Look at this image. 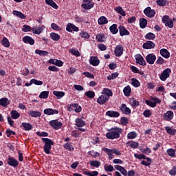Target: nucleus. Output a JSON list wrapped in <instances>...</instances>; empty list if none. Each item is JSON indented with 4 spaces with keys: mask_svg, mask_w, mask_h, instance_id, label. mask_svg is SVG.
Wrapping results in <instances>:
<instances>
[{
    "mask_svg": "<svg viewBox=\"0 0 176 176\" xmlns=\"http://www.w3.org/2000/svg\"><path fill=\"white\" fill-rule=\"evenodd\" d=\"M108 133H106V137L108 140H116L120 137L122 130L119 127H112L108 129Z\"/></svg>",
    "mask_w": 176,
    "mask_h": 176,
    "instance_id": "1",
    "label": "nucleus"
},
{
    "mask_svg": "<svg viewBox=\"0 0 176 176\" xmlns=\"http://www.w3.org/2000/svg\"><path fill=\"white\" fill-rule=\"evenodd\" d=\"M43 142H44V152L47 155H50V151L52 150V145H54V142L53 140H50L47 138H41Z\"/></svg>",
    "mask_w": 176,
    "mask_h": 176,
    "instance_id": "2",
    "label": "nucleus"
},
{
    "mask_svg": "<svg viewBox=\"0 0 176 176\" xmlns=\"http://www.w3.org/2000/svg\"><path fill=\"white\" fill-rule=\"evenodd\" d=\"M134 157H135V159H139V160H142V159L144 160L140 163V164H142V166H146V167H149V166H151V163H152V159L150 158L149 157H146V155L144 154L139 155V154L135 153ZM145 160H146L147 162H147Z\"/></svg>",
    "mask_w": 176,
    "mask_h": 176,
    "instance_id": "3",
    "label": "nucleus"
},
{
    "mask_svg": "<svg viewBox=\"0 0 176 176\" xmlns=\"http://www.w3.org/2000/svg\"><path fill=\"white\" fill-rule=\"evenodd\" d=\"M81 8L85 10H90V9L94 8V2H93V0H82Z\"/></svg>",
    "mask_w": 176,
    "mask_h": 176,
    "instance_id": "4",
    "label": "nucleus"
},
{
    "mask_svg": "<svg viewBox=\"0 0 176 176\" xmlns=\"http://www.w3.org/2000/svg\"><path fill=\"white\" fill-rule=\"evenodd\" d=\"M150 100H152V101L154 102L151 100H145V103L146 105H148V107H151V108L156 107L157 104H160L162 102V100L158 98L151 97Z\"/></svg>",
    "mask_w": 176,
    "mask_h": 176,
    "instance_id": "5",
    "label": "nucleus"
},
{
    "mask_svg": "<svg viewBox=\"0 0 176 176\" xmlns=\"http://www.w3.org/2000/svg\"><path fill=\"white\" fill-rule=\"evenodd\" d=\"M67 111H69V112H72V111H75L76 113H79L80 112H82V107L78 105V104L76 103H72L68 106Z\"/></svg>",
    "mask_w": 176,
    "mask_h": 176,
    "instance_id": "6",
    "label": "nucleus"
},
{
    "mask_svg": "<svg viewBox=\"0 0 176 176\" xmlns=\"http://www.w3.org/2000/svg\"><path fill=\"white\" fill-rule=\"evenodd\" d=\"M170 74H171V69L166 68L162 72V73L160 76V79L162 80V82H166V80H167V78H170Z\"/></svg>",
    "mask_w": 176,
    "mask_h": 176,
    "instance_id": "7",
    "label": "nucleus"
},
{
    "mask_svg": "<svg viewBox=\"0 0 176 176\" xmlns=\"http://www.w3.org/2000/svg\"><path fill=\"white\" fill-rule=\"evenodd\" d=\"M50 126L54 129V130H60L63 127V122L58 121V120H52L50 122Z\"/></svg>",
    "mask_w": 176,
    "mask_h": 176,
    "instance_id": "8",
    "label": "nucleus"
},
{
    "mask_svg": "<svg viewBox=\"0 0 176 176\" xmlns=\"http://www.w3.org/2000/svg\"><path fill=\"white\" fill-rule=\"evenodd\" d=\"M144 13L147 17L152 19L153 17H155L156 11H155V10H152L151 7H147L144 10Z\"/></svg>",
    "mask_w": 176,
    "mask_h": 176,
    "instance_id": "9",
    "label": "nucleus"
},
{
    "mask_svg": "<svg viewBox=\"0 0 176 176\" xmlns=\"http://www.w3.org/2000/svg\"><path fill=\"white\" fill-rule=\"evenodd\" d=\"M7 164L8 166H10V167H14V168L19 166V161L12 157L8 159Z\"/></svg>",
    "mask_w": 176,
    "mask_h": 176,
    "instance_id": "10",
    "label": "nucleus"
},
{
    "mask_svg": "<svg viewBox=\"0 0 176 176\" xmlns=\"http://www.w3.org/2000/svg\"><path fill=\"white\" fill-rule=\"evenodd\" d=\"M135 58L136 60L137 64H139L140 65H146V61H145V59H144V57H142V54H137L135 56Z\"/></svg>",
    "mask_w": 176,
    "mask_h": 176,
    "instance_id": "11",
    "label": "nucleus"
},
{
    "mask_svg": "<svg viewBox=\"0 0 176 176\" xmlns=\"http://www.w3.org/2000/svg\"><path fill=\"white\" fill-rule=\"evenodd\" d=\"M146 61L148 63V64L151 65L155 64V62L156 61V55H154L153 54H148L146 56Z\"/></svg>",
    "mask_w": 176,
    "mask_h": 176,
    "instance_id": "12",
    "label": "nucleus"
},
{
    "mask_svg": "<svg viewBox=\"0 0 176 176\" xmlns=\"http://www.w3.org/2000/svg\"><path fill=\"white\" fill-rule=\"evenodd\" d=\"M174 118V112L171 111H168L166 113H164L163 119L164 120H166V122H170V120H173Z\"/></svg>",
    "mask_w": 176,
    "mask_h": 176,
    "instance_id": "13",
    "label": "nucleus"
},
{
    "mask_svg": "<svg viewBox=\"0 0 176 176\" xmlns=\"http://www.w3.org/2000/svg\"><path fill=\"white\" fill-rule=\"evenodd\" d=\"M123 46L122 45H118L116 46L114 53L116 54V57H120L121 56H123Z\"/></svg>",
    "mask_w": 176,
    "mask_h": 176,
    "instance_id": "14",
    "label": "nucleus"
},
{
    "mask_svg": "<svg viewBox=\"0 0 176 176\" xmlns=\"http://www.w3.org/2000/svg\"><path fill=\"white\" fill-rule=\"evenodd\" d=\"M66 31H67V32H72V31H75L76 32H78V31H79V28H78L76 25H74L73 23H69L67 25Z\"/></svg>",
    "mask_w": 176,
    "mask_h": 176,
    "instance_id": "15",
    "label": "nucleus"
},
{
    "mask_svg": "<svg viewBox=\"0 0 176 176\" xmlns=\"http://www.w3.org/2000/svg\"><path fill=\"white\" fill-rule=\"evenodd\" d=\"M155 47H156V44L151 41H147L142 45L143 49H146V50L155 49Z\"/></svg>",
    "mask_w": 176,
    "mask_h": 176,
    "instance_id": "16",
    "label": "nucleus"
},
{
    "mask_svg": "<svg viewBox=\"0 0 176 176\" xmlns=\"http://www.w3.org/2000/svg\"><path fill=\"white\" fill-rule=\"evenodd\" d=\"M107 101H109V98H108V96L105 95H101L97 99V102L100 105H104V104H105V102H107Z\"/></svg>",
    "mask_w": 176,
    "mask_h": 176,
    "instance_id": "17",
    "label": "nucleus"
},
{
    "mask_svg": "<svg viewBox=\"0 0 176 176\" xmlns=\"http://www.w3.org/2000/svg\"><path fill=\"white\" fill-rule=\"evenodd\" d=\"M22 41L24 43H28L31 46L35 45V40L30 36H25L23 37Z\"/></svg>",
    "mask_w": 176,
    "mask_h": 176,
    "instance_id": "18",
    "label": "nucleus"
},
{
    "mask_svg": "<svg viewBox=\"0 0 176 176\" xmlns=\"http://www.w3.org/2000/svg\"><path fill=\"white\" fill-rule=\"evenodd\" d=\"M120 110L121 112H122V113H124V115H130V113H131V109L127 107V105H126L124 103L121 104Z\"/></svg>",
    "mask_w": 176,
    "mask_h": 176,
    "instance_id": "19",
    "label": "nucleus"
},
{
    "mask_svg": "<svg viewBox=\"0 0 176 176\" xmlns=\"http://www.w3.org/2000/svg\"><path fill=\"white\" fill-rule=\"evenodd\" d=\"M118 29H119V32H120V36L130 35V32H129V30H127V29H126V28L124 26L120 25L118 27Z\"/></svg>",
    "mask_w": 176,
    "mask_h": 176,
    "instance_id": "20",
    "label": "nucleus"
},
{
    "mask_svg": "<svg viewBox=\"0 0 176 176\" xmlns=\"http://www.w3.org/2000/svg\"><path fill=\"white\" fill-rule=\"evenodd\" d=\"M89 64H91V65H93L94 67H97L98 65H100V60L98 59V57L91 56L89 59Z\"/></svg>",
    "mask_w": 176,
    "mask_h": 176,
    "instance_id": "21",
    "label": "nucleus"
},
{
    "mask_svg": "<svg viewBox=\"0 0 176 176\" xmlns=\"http://www.w3.org/2000/svg\"><path fill=\"white\" fill-rule=\"evenodd\" d=\"M43 113L45 115H58V110L47 108L44 109Z\"/></svg>",
    "mask_w": 176,
    "mask_h": 176,
    "instance_id": "22",
    "label": "nucleus"
},
{
    "mask_svg": "<svg viewBox=\"0 0 176 176\" xmlns=\"http://www.w3.org/2000/svg\"><path fill=\"white\" fill-rule=\"evenodd\" d=\"M106 115L109 118H119L120 116V113L115 111H107Z\"/></svg>",
    "mask_w": 176,
    "mask_h": 176,
    "instance_id": "23",
    "label": "nucleus"
},
{
    "mask_svg": "<svg viewBox=\"0 0 176 176\" xmlns=\"http://www.w3.org/2000/svg\"><path fill=\"white\" fill-rule=\"evenodd\" d=\"M160 54H161L164 58H170V52L166 48L161 49L160 50Z\"/></svg>",
    "mask_w": 176,
    "mask_h": 176,
    "instance_id": "24",
    "label": "nucleus"
},
{
    "mask_svg": "<svg viewBox=\"0 0 176 176\" xmlns=\"http://www.w3.org/2000/svg\"><path fill=\"white\" fill-rule=\"evenodd\" d=\"M102 94H103V96H106V97H108V98L113 96L112 90L109 89V88H104L102 91Z\"/></svg>",
    "mask_w": 176,
    "mask_h": 176,
    "instance_id": "25",
    "label": "nucleus"
},
{
    "mask_svg": "<svg viewBox=\"0 0 176 176\" xmlns=\"http://www.w3.org/2000/svg\"><path fill=\"white\" fill-rule=\"evenodd\" d=\"M10 104V100L8 98H2L0 99V105L6 107Z\"/></svg>",
    "mask_w": 176,
    "mask_h": 176,
    "instance_id": "26",
    "label": "nucleus"
},
{
    "mask_svg": "<svg viewBox=\"0 0 176 176\" xmlns=\"http://www.w3.org/2000/svg\"><path fill=\"white\" fill-rule=\"evenodd\" d=\"M75 126H77V127H83V126H85L86 122L85 120H82V118H76L75 120Z\"/></svg>",
    "mask_w": 176,
    "mask_h": 176,
    "instance_id": "27",
    "label": "nucleus"
},
{
    "mask_svg": "<svg viewBox=\"0 0 176 176\" xmlns=\"http://www.w3.org/2000/svg\"><path fill=\"white\" fill-rule=\"evenodd\" d=\"M28 114L32 118H41L42 113L40 111H30L28 112Z\"/></svg>",
    "mask_w": 176,
    "mask_h": 176,
    "instance_id": "28",
    "label": "nucleus"
},
{
    "mask_svg": "<svg viewBox=\"0 0 176 176\" xmlns=\"http://www.w3.org/2000/svg\"><path fill=\"white\" fill-rule=\"evenodd\" d=\"M98 23L99 25H104L108 24V19L107 17L102 16L98 19Z\"/></svg>",
    "mask_w": 176,
    "mask_h": 176,
    "instance_id": "29",
    "label": "nucleus"
},
{
    "mask_svg": "<svg viewBox=\"0 0 176 176\" xmlns=\"http://www.w3.org/2000/svg\"><path fill=\"white\" fill-rule=\"evenodd\" d=\"M109 30L113 34V35H116L118 32H119V29H118V25L117 24H113L110 26Z\"/></svg>",
    "mask_w": 176,
    "mask_h": 176,
    "instance_id": "30",
    "label": "nucleus"
},
{
    "mask_svg": "<svg viewBox=\"0 0 176 176\" xmlns=\"http://www.w3.org/2000/svg\"><path fill=\"white\" fill-rule=\"evenodd\" d=\"M21 127H23V129L25 131H30V130H32V124L28 122H22Z\"/></svg>",
    "mask_w": 176,
    "mask_h": 176,
    "instance_id": "31",
    "label": "nucleus"
},
{
    "mask_svg": "<svg viewBox=\"0 0 176 176\" xmlns=\"http://www.w3.org/2000/svg\"><path fill=\"white\" fill-rule=\"evenodd\" d=\"M130 104L133 108H137V107H140V101L137 100L136 98H132L130 99Z\"/></svg>",
    "mask_w": 176,
    "mask_h": 176,
    "instance_id": "32",
    "label": "nucleus"
},
{
    "mask_svg": "<svg viewBox=\"0 0 176 176\" xmlns=\"http://www.w3.org/2000/svg\"><path fill=\"white\" fill-rule=\"evenodd\" d=\"M14 16H16V17H19V19H22L23 20H25V14H23L20 11H17V10H14L12 12Z\"/></svg>",
    "mask_w": 176,
    "mask_h": 176,
    "instance_id": "33",
    "label": "nucleus"
},
{
    "mask_svg": "<svg viewBox=\"0 0 176 176\" xmlns=\"http://www.w3.org/2000/svg\"><path fill=\"white\" fill-rule=\"evenodd\" d=\"M164 129L166 133L169 134V135H175L176 134L175 129H171V126H165Z\"/></svg>",
    "mask_w": 176,
    "mask_h": 176,
    "instance_id": "34",
    "label": "nucleus"
},
{
    "mask_svg": "<svg viewBox=\"0 0 176 176\" xmlns=\"http://www.w3.org/2000/svg\"><path fill=\"white\" fill-rule=\"evenodd\" d=\"M53 94H54V96H55L57 98L58 100H60V98H63V97H64V96H65V92L54 91Z\"/></svg>",
    "mask_w": 176,
    "mask_h": 176,
    "instance_id": "35",
    "label": "nucleus"
},
{
    "mask_svg": "<svg viewBox=\"0 0 176 176\" xmlns=\"http://www.w3.org/2000/svg\"><path fill=\"white\" fill-rule=\"evenodd\" d=\"M45 3H47V5H49L54 9H58V6L53 0H45Z\"/></svg>",
    "mask_w": 176,
    "mask_h": 176,
    "instance_id": "36",
    "label": "nucleus"
},
{
    "mask_svg": "<svg viewBox=\"0 0 176 176\" xmlns=\"http://www.w3.org/2000/svg\"><path fill=\"white\" fill-rule=\"evenodd\" d=\"M126 145H127V146H130L131 148L135 149V148H138L139 144L137 142L128 141L126 142Z\"/></svg>",
    "mask_w": 176,
    "mask_h": 176,
    "instance_id": "37",
    "label": "nucleus"
},
{
    "mask_svg": "<svg viewBox=\"0 0 176 176\" xmlns=\"http://www.w3.org/2000/svg\"><path fill=\"white\" fill-rule=\"evenodd\" d=\"M65 149L69 151V152H74V146H72V142H67L63 145Z\"/></svg>",
    "mask_w": 176,
    "mask_h": 176,
    "instance_id": "38",
    "label": "nucleus"
},
{
    "mask_svg": "<svg viewBox=\"0 0 176 176\" xmlns=\"http://www.w3.org/2000/svg\"><path fill=\"white\" fill-rule=\"evenodd\" d=\"M43 32V28L41 27H35L32 28L33 34H36V35H41Z\"/></svg>",
    "mask_w": 176,
    "mask_h": 176,
    "instance_id": "39",
    "label": "nucleus"
},
{
    "mask_svg": "<svg viewBox=\"0 0 176 176\" xmlns=\"http://www.w3.org/2000/svg\"><path fill=\"white\" fill-rule=\"evenodd\" d=\"M148 25V21L144 18H141L140 19V28H145Z\"/></svg>",
    "mask_w": 176,
    "mask_h": 176,
    "instance_id": "40",
    "label": "nucleus"
},
{
    "mask_svg": "<svg viewBox=\"0 0 176 176\" xmlns=\"http://www.w3.org/2000/svg\"><path fill=\"white\" fill-rule=\"evenodd\" d=\"M50 38H51V39H52V41H60V36L57 33L52 32L50 34Z\"/></svg>",
    "mask_w": 176,
    "mask_h": 176,
    "instance_id": "41",
    "label": "nucleus"
},
{
    "mask_svg": "<svg viewBox=\"0 0 176 176\" xmlns=\"http://www.w3.org/2000/svg\"><path fill=\"white\" fill-rule=\"evenodd\" d=\"M124 94L125 97H129L131 93V87L130 86H126L123 89Z\"/></svg>",
    "mask_w": 176,
    "mask_h": 176,
    "instance_id": "42",
    "label": "nucleus"
},
{
    "mask_svg": "<svg viewBox=\"0 0 176 176\" xmlns=\"http://www.w3.org/2000/svg\"><path fill=\"white\" fill-rule=\"evenodd\" d=\"M89 163L91 167H96V168H98V167L101 166V162L98 160H92V161H90Z\"/></svg>",
    "mask_w": 176,
    "mask_h": 176,
    "instance_id": "43",
    "label": "nucleus"
},
{
    "mask_svg": "<svg viewBox=\"0 0 176 176\" xmlns=\"http://www.w3.org/2000/svg\"><path fill=\"white\" fill-rule=\"evenodd\" d=\"M85 175L87 176H98V171L94 170V171H84L82 173Z\"/></svg>",
    "mask_w": 176,
    "mask_h": 176,
    "instance_id": "44",
    "label": "nucleus"
},
{
    "mask_svg": "<svg viewBox=\"0 0 176 176\" xmlns=\"http://www.w3.org/2000/svg\"><path fill=\"white\" fill-rule=\"evenodd\" d=\"M10 115H11V118H12V119H19L20 118V113H19L16 110L11 111Z\"/></svg>",
    "mask_w": 176,
    "mask_h": 176,
    "instance_id": "45",
    "label": "nucleus"
},
{
    "mask_svg": "<svg viewBox=\"0 0 176 176\" xmlns=\"http://www.w3.org/2000/svg\"><path fill=\"white\" fill-rule=\"evenodd\" d=\"M1 45L4 46V47H10V43L9 42V40L6 37H3L1 40Z\"/></svg>",
    "mask_w": 176,
    "mask_h": 176,
    "instance_id": "46",
    "label": "nucleus"
},
{
    "mask_svg": "<svg viewBox=\"0 0 176 176\" xmlns=\"http://www.w3.org/2000/svg\"><path fill=\"white\" fill-rule=\"evenodd\" d=\"M144 38L148 41H153L156 38V36L152 32H148L145 35Z\"/></svg>",
    "mask_w": 176,
    "mask_h": 176,
    "instance_id": "47",
    "label": "nucleus"
},
{
    "mask_svg": "<svg viewBox=\"0 0 176 176\" xmlns=\"http://www.w3.org/2000/svg\"><path fill=\"white\" fill-rule=\"evenodd\" d=\"M131 85L134 87H140V86H141V83L137 78H131Z\"/></svg>",
    "mask_w": 176,
    "mask_h": 176,
    "instance_id": "48",
    "label": "nucleus"
},
{
    "mask_svg": "<svg viewBox=\"0 0 176 176\" xmlns=\"http://www.w3.org/2000/svg\"><path fill=\"white\" fill-rule=\"evenodd\" d=\"M116 12H117V13H119V14H121V16H126V12H124V10H123V8L120 6H118L115 8Z\"/></svg>",
    "mask_w": 176,
    "mask_h": 176,
    "instance_id": "49",
    "label": "nucleus"
},
{
    "mask_svg": "<svg viewBox=\"0 0 176 176\" xmlns=\"http://www.w3.org/2000/svg\"><path fill=\"white\" fill-rule=\"evenodd\" d=\"M49 97V91H44L41 92L39 95V98H42L43 100H46Z\"/></svg>",
    "mask_w": 176,
    "mask_h": 176,
    "instance_id": "50",
    "label": "nucleus"
},
{
    "mask_svg": "<svg viewBox=\"0 0 176 176\" xmlns=\"http://www.w3.org/2000/svg\"><path fill=\"white\" fill-rule=\"evenodd\" d=\"M134 138H137V132L131 131L127 134L128 140H134Z\"/></svg>",
    "mask_w": 176,
    "mask_h": 176,
    "instance_id": "51",
    "label": "nucleus"
},
{
    "mask_svg": "<svg viewBox=\"0 0 176 176\" xmlns=\"http://www.w3.org/2000/svg\"><path fill=\"white\" fill-rule=\"evenodd\" d=\"M166 153H168V156H170V157H175V150L173 148L167 149Z\"/></svg>",
    "mask_w": 176,
    "mask_h": 176,
    "instance_id": "52",
    "label": "nucleus"
},
{
    "mask_svg": "<svg viewBox=\"0 0 176 176\" xmlns=\"http://www.w3.org/2000/svg\"><path fill=\"white\" fill-rule=\"evenodd\" d=\"M85 96H87L88 98H94V97H96V93L93 91H88L85 92Z\"/></svg>",
    "mask_w": 176,
    "mask_h": 176,
    "instance_id": "53",
    "label": "nucleus"
},
{
    "mask_svg": "<svg viewBox=\"0 0 176 176\" xmlns=\"http://www.w3.org/2000/svg\"><path fill=\"white\" fill-rule=\"evenodd\" d=\"M23 27L22 31L23 32H31L32 31V28L28 25H24Z\"/></svg>",
    "mask_w": 176,
    "mask_h": 176,
    "instance_id": "54",
    "label": "nucleus"
},
{
    "mask_svg": "<svg viewBox=\"0 0 176 176\" xmlns=\"http://www.w3.org/2000/svg\"><path fill=\"white\" fill-rule=\"evenodd\" d=\"M143 116H144V118H151V116H152V111L149 109H146L143 112Z\"/></svg>",
    "mask_w": 176,
    "mask_h": 176,
    "instance_id": "55",
    "label": "nucleus"
},
{
    "mask_svg": "<svg viewBox=\"0 0 176 176\" xmlns=\"http://www.w3.org/2000/svg\"><path fill=\"white\" fill-rule=\"evenodd\" d=\"M104 170L107 171V172H109V173H112V171L114 170L113 168V166L112 165H104Z\"/></svg>",
    "mask_w": 176,
    "mask_h": 176,
    "instance_id": "56",
    "label": "nucleus"
},
{
    "mask_svg": "<svg viewBox=\"0 0 176 176\" xmlns=\"http://www.w3.org/2000/svg\"><path fill=\"white\" fill-rule=\"evenodd\" d=\"M6 134L7 135V137H10L11 135H16V132H14V131H12V129H8L6 131Z\"/></svg>",
    "mask_w": 176,
    "mask_h": 176,
    "instance_id": "57",
    "label": "nucleus"
},
{
    "mask_svg": "<svg viewBox=\"0 0 176 176\" xmlns=\"http://www.w3.org/2000/svg\"><path fill=\"white\" fill-rule=\"evenodd\" d=\"M156 3L158 6H166L167 1L166 0H157Z\"/></svg>",
    "mask_w": 176,
    "mask_h": 176,
    "instance_id": "58",
    "label": "nucleus"
},
{
    "mask_svg": "<svg viewBox=\"0 0 176 176\" xmlns=\"http://www.w3.org/2000/svg\"><path fill=\"white\" fill-rule=\"evenodd\" d=\"M69 53L72 54L73 56H76V57H79L80 56V53L78 50H75L74 49H72L69 50Z\"/></svg>",
    "mask_w": 176,
    "mask_h": 176,
    "instance_id": "59",
    "label": "nucleus"
},
{
    "mask_svg": "<svg viewBox=\"0 0 176 176\" xmlns=\"http://www.w3.org/2000/svg\"><path fill=\"white\" fill-rule=\"evenodd\" d=\"M80 36H81V38H85V39H89L90 38V34L87 32H81L80 33Z\"/></svg>",
    "mask_w": 176,
    "mask_h": 176,
    "instance_id": "60",
    "label": "nucleus"
},
{
    "mask_svg": "<svg viewBox=\"0 0 176 176\" xmlns=\"http://www.w3.org/2000/svg\"><path fill=\"white\" fill-rule=\"evenodd\" d=\"M36 134L38 136V137H49V133H47V132H41V131H37L36 133Z\"/></svg>",
    "mask_w": 176,
    "mask_h": 176,
    "instance_id": "61",
    "label": "nucleus"
},
{
    "mask_svg": "<svg viewBox=\"0 0 176 176\" xmlns=\"http://www.w3.org/2000/svg\"><path fill=\"white\" fill-rule=\"evenodd\" d=\"M51 28L55 31H61V28H60L57 24L54 23L51 24Z\"/></svg>",
    "mask_w": 176,
    "mask_h": 176,
    "instance_id": "62",
    "label": "nucleus"
},
{
    "mask_svg": "<svg viewBox=\"0 0 176 176\" xmlns=\"http://www.w3.org/2000/svg\"><path fill=\"white\" fill-rule=\"evenodd\" d=\"M164 63V58H162V56H159L156 60V64H158L159 65H163Z\"/></svg>",
    "mask_w": 176,
    "mask_h": 176,
    "instance_id": "63",
    "label": "nucleus"
},
{
    "mask_svg": "<svg viewBox=\"0 0 176 176\" xmlns=\"http://www.w3.org/2000/svg\"><path fill=\"white\" fill-rule=\"evenodd\" d=\"M169 174L172 176L176 175V166H173L172 169L169 170Z\"/></svg>",
    "mask_w": 176,
    "mask_h": 176,
    "instance_id": "64",
    "label": "nucleus"
}]
</instances>
